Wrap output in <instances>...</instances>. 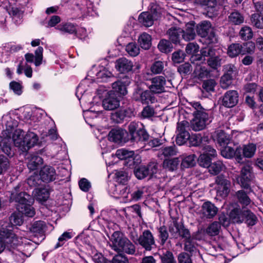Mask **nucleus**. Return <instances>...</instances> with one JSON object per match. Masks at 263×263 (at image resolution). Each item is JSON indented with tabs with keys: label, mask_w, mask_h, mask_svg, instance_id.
Returning a JSON list of instances; mask_svg holds the SVG:
<instances>
[{
	"label": "nucleus",
	"mask_w": 263,
	"mask_h": 263,
	"mask_svg": "<svg viewBox=\"0 0 263 263\" xmlns=\"http://www.w3.org/2000/svg\"><path fill=\"white\" fill-rule=\"evenodd\" d=\"M10 201L16 203L17 210L29 217H32L35 214L32 206L34 202V198L25 192H21L18 194L11 193Z\"/></svg>",
	"instance_id": "obj_1"
},
{
	"label": "nucleus",
	"mask_w": 263,
	"mask_h": 263,
	"mask_svg": "<svg viewBox=\"0 0 263 263\" xmlns=\"http://www.w3.org/2000/svg\"><path fill=\"white\" fill-rule=\"evenodd\" d=\"M229 217L233 222L237 224L244 223L248 227L255 226L258 221L257 216L251 210L247 208H241L238 205L230 211Z\"/></svg>",
	"instance_id": "obj_2"
},
{
	"label": "nucleus",
	"mask_w": 263,
	"mask_h": 263,
	"mask_svg": "<svg viewBox=\"0 0 263 263\" xmlns=\"http://www.w3.org/2000/svg\"><path fill=\"white\" fill-rule=\"evenodd\" d=\"M107 236L112 243V248L116 252H124L128 254H134L135 252L134 245L125 236L124 234L119 231L113 232L111 236Z\"/></svg>",
	"instance_id": "obj_3"
},
{
	"label": "nucleus",
	"mask_w": 263,
	"mask_h": 263,
	"mask_svg": "<svg viewBox=\"0 0 263 263\" xmlns=\"http://www.w3.org/2000/svg\"><path fill=\"white\" fill-rule=\"evenodd\" d=\"M126 139L130 143H145L149 138V135L145 126L141 122H131L127 127Z\"/></svg>",
	"instance_id": "obj_4"
},
{
	"label": "nucleus",
	"mask_w": 263,
	"mask_h": 263,
	"mask_svg": "<svg viewBox=\"0 0 263 263\" xmlns=\"http://www.w3.org/2000/svg\"><path fill=\"white\" fill-rule=\"evenodd\" d=\"M25 132L21 129H16L12 135V138L17 146L22 147L23 151H27L37 145L39 142L37 135L28 131L24 135Z\"/></svg>",
	"instance_id": "obj_5"
},
{
	"label": "nucleus",
	"mask_w": 263,
	"mask_h": 263,
	"mask_svg": "<svg viewBox=\"0 0 263 263\" xmlns=\"http://www.w3.org/2000/svg\"><path fill=\"white\" fill-rule=\"evenodd\" d=\"M135 114V109L131 105L120 106L118 109L111 113L110 119L115 123H121L134 117Z\"/></svg>",
	"instance_id": "obj_6"
},
{
	"label": "nucleus",
	"mask_w": 263,
	"mask_h": 263,
	"mask_svg": "<svg viewBox=\"0 0 263 263\" xmlns=\"http://www.w3.org/2000/svg\"><path fill=\"white\" fill-rule=\"evenodd\" d=\"M131 83V78L127 75L120 77V79L112 83V90L109 91L110 93H114L116 96L124 101V97L127 94V86Z\"/></svg>",
	"instance_id": "obj_7"
},
{
	"label": "nucleus",
	"mask_w": 263,
	"mask_h": 263,
	"mask_svg": "<svg viewBox=\"0 0 263 263\" xmlns=\"http://www.w3.org/2000/svg\"><path fill=\"white\" fill-rule=\"evenodd\" d=\"M144 83L138 84L133 92V99L137 102H140L143 104L153 103L155 98L150 90H144Z\"/></svg>",
	"instance_id": "obj_8"
},
{
	"label": "nucleus",
	"mask_w": 263,
	"mask_h": 263,
	"mask_svg": "<svg viewBox=\"0 0 263 263\" xmlns=\"http://www.w3.org/2000/svg\"><path fill=\"white\" fill-rule=\"evenodd\" d=\"M200 155L197 159L198 164L203 167L207 168L210 166L211 163L216 159L217 152L211 145L203 147L201 151Z\"/></svg>",
	"instance_id": "obj_9"
},
{
	"label": "nucleus",
	"mask_w": 263,
	"mask_h": 263,
	"mask_svg": "<svg viewBox=\"0 0 263 263\" xmlns=\"http://www.w3.org/2000/svg\"><path fill=\"white\" fill-rule=\"evenodd\" d=\"M23 215L21 212H14L9 217V222H5L1 226V228H4L3 230L8 231L10 235V239L17 238L16 235L13 232L14 227L17 226H21L24 222Z\"/></svg>",
	"instance_id": "obj_10"
},
{
	"label": "nucleus",
	"mask_w": 263,
	"mask_h": 263,
	"mask_svg": "<svg viewBox=\"0 0 263 263\" xmlns=\"http://www.w3.org/2000/svg\"><path fill=\"white\" fill-rule=\"evenodd\" d=\"M3 229L0 228V253L5 249L11 251L16 248L18 244L17 238L10 239L8 232Z\"/></svg>",
	"instance_id": "obj_11"
},
{
	"label": "nucleus",
	"mask_w": 263,
	"mask_h": 263,
	"mask_svg": "<svg viewBox=\"0 0 263 263\" xmlns=\"http://www.w3.org/2000/svg\"><path fill=\"white\" fill-rule=\"evenodd\" d=\"M215 182L217 184V194L222 198H227L231 190V181L223 175L216 177Z\"/></svg>",
	"instance_id": "obj_12"
},
{
	"label": "nucleus",
	"mask_w": 263,
	"mask_h": 263,
	"mask_svg": "<svg viewBox=\"0 0 263 263\" xmlns=\"http://www.w3.org/2000/svg\"><path fill=\"white\" fill-rule=\"evenodd\" d=\"M190 147H194L198 149L199 153L203 147L209 146L210 139L208 136L202 135L201 134H193L192 136L190 135L189 140Z\"/></svg>",
	"instance_id": "obj_13"
},
{
	"label": "nucleus",
	"mask_w": 263,
	"mask_h": 263,
	"mask_svg": "<svg viewBox=\"0 0 263 263\" xmlns=\"http://www.w3.org/2000/svg\"><path fill=\"white\" fill-rule=\"evenodd\" d=\"M194 118L190 121V126L192 130L199 131L203 129L206 126V122L209 119L206 112L197 113L193 115Z\"/></svg>",
	"instance_id": "obj_14"
},
{
	"label": "nucleus",
	"mask_w": 263,
	"mask_h": 263,
	"mask_svg": "<svg viewBox=\"0 0 263 263\" xmlns=\"http://www.w3.org/2000/svg\"><path fill=\"white\" fill-rule=\"evenodd\" d=\"M239 94L237 90H227L221 98V104L227 108H232L238 102Z\"/></svg>",
	"instance_id": "obj_15"
},
{
	"label": "nucleus",
	"mask_w": 263,
	"mask_h": 263,
	"mask_svg": "<svg viewBox=\"0 0 263 263\" xmlns=\"http://www.w3.org/2000/svg\"><path fill=\"white\" fill-rule=\"evenodd\" d=\"M122 101H123L118 98L116 94L108 91L102 101V106L105 110H114L120 107V103Z\"/></svg>",
	"instance_id": "obj_16"
},
{
	"label": "nucleus",
	"mask_w": 263,
	"mask_h": 263,
	"mask_svg": "<svg viewBox=\"0 0 263 263\" xmlns=\"http://www.w3.org/2000/svg\"><path fill=\"white\" fill-rule=\"evenodd\" d=\"M127 130L122 128H113L108 133L109 141L118 144L128 142L126 139Z\"/></svg>",
	"instance_id": "obj_17"
},
{
	"label": "nucleus",
	"mask_w": 263,
	"mask_h": 263,
	"mask_svg": "<svg viewBox=\"0 0 263 263\" xmlns=\"http://www.w3.org/2000/svg\"><path fill=\"white\" fill-rule=\"evenodd\" d=\"M138 241L146 251L152 250L153 246L156 247L154 237L149 230H144L142 235L139 236Z\"/></svg>",
	"instance_id": "obj_18"
},
{
	"label": "nucleus",
	"mask_w": 263,
	"mask_h": 263,
	"mask_svg": "<svg viewBox=\"0 0 263 263\" xmlns=\"http://www.w3.org/2000/svg\"><path fill=\"white\" fill-rule=\"evenodd\" d=\"M41 181L48 183L53 181L56 178V172L54 168L50 165H45L41 168L39 172Z\"/></svg>",
	"instance_id": "obj_19"
},
{
	"label": "nucleus",
	"mask_w": 263,
	"mask_h": 263,
	"mask_svg": "<svg viewBox=\"0 0 263 263\" xmlns=\"http://www.w3.org/2000/svg\"><path fill=\"white\" fill-rule=\"evenodd\" d=\"M221 155L227 159H234L239 163H241V156L240 150L238 146L236 147H232L231 146L226 145L221 151Z\"/></svg>",
	"instance_id": "obj_20"
},
{
	"label": "nucleus",
	"mask_w": 263,
	"mask_h": 263,
	"mask_svg": "<svg viewBox=\"0 0 263 263\" xmlns=\"http://www.w3.org/2000/svg\"><path fill=\"white\" fill-rule=\"evenodd\" d=\"M77 27V25L76 24L66 22L59 24L57 28L63 33L73 34L74 39L78 38L83 41H85V38L87 37L86 35L84 34V37H83L80 36V35L78 34Z\"/></svg>",
	"instance_id": "obj_21"
},
{
	"label": "nucleus",
	"mask_w": 263,
	"mask_h": 263,
	"mask_svg": "<svg viewBox=\"0 0 263 263\" xmlns=\"http://www.w3.org/2000/svg\"><path fill=\"white\" fill-rule=\"evenodd\" d=\"M152 84L149 89L154 94L161 93L165 91L164 86L166 84V80L164 77L158 76L151 79Z\"/></svg>",
	"instance_id": "obj_22"
},
{
	"label": "nucleus",
	"mask_w": 263,
	"mask_h": 263,
	"mask_svg": "<svg viewBox=\"0 0 263 263\" xmlns=\"http://www.w3.org/2000/svg\"><path fill=\"white\" fill-rule=\"evenodd\" d=\"M133 62L124 57L118 59L115 62L116 70L122 74H126L132 71Z\"/></svg>",
	"instance_id": "obj_23"
},
{
	"label": "nucleus",
	"mask_w": 263,
	"mask_h": 263,
	"mask_svg": "<svg viewBox=\"0 0 263 263\" xmlns=\"http://www.w3.org/2000/svg\"><path fill=\"white\" fill-rule=\"evenodd\" d=\"M226 71L221 78V83L222 87L228 86L231 83L235 75L236 67L234 65L230 64L226 66Z\"/></svg>",
	"instance_id": "obj_24"
},
{
	"label": "nucleus",
	"mask_w": 263,
	"mask_h": 263,
	"mask_svg": "<svg viewBox=\"0 0 263 263\" xmlns=\"http://www.w3.org/2000/svg\"><path fill=\"white\" fill-rule=\"evenodd\" d=\"M196 23L190 21L185 25V30L183 29L182 37L185 41L194 40L196 36Z\"/></svg>",
	"instance_id": "obj_25"
},
{
	"label": "nucleus",
	"mask_w": 263,
	"mask_h": 263,
	"mask_svg": "<svg viewBox=\"0 0 263 263\" xmlns=\"http://www.w3.org/2000/svg\"><path fill=\"white\" fill-rule=\"evenodd\" d=\"M201 211L203 215L207 218H213L217 214L218 211V208L211 201L204 202L202 206Z\"/></svg>",
	"instance_id": "obj_26"
},
{
	"label": "nucleus",
	"mask_w": 263,
	"mask_h": 263,
	"mask_svg": "<svg viewBox=\"0 0 263 263\" xmlns=\"http://www.w3.org/2000/svg\"><path fill=\"white\" fill-rule=\"evenodd\" d=\"M240 150V155L241 156V163H243V158H251L253 157L256 151V145L253 143H249L247 145H243V147L238 146Z\"/></svg>",
	"instance_id": "obj_27"
},
{
	"label": "nucleus",
	"mask_w": 263,
	"mask_h": 263,
	"mask_svg": "<svg viewBox=\"0 0 263 263\" xmlns=\"http://www.w3.org/2000/svg\"><path fill=\"white\" fill-rule=\"evenodd\" d=\"M46 228V223L44 221L38 220L33 222L29 228V231L34 236H44Z\"/></svg>",
	"instance_id": "obj_28"
},
{
	"label": "nucleus",
	"mask_w": 263,
	"mask_h": 263,
	"mask_svg": "<svg viewBox=\"0 0 263 263\" xmlns=\"http://www.w3.org/2000/svg\"><path fill=\"white\" fill-rule=\"evenodd\" d=\"M234 198L241 205V208H247L252 201L247 193L243 190L236 192Z\"/></svg>",
	"instance_id": "obj_29"
},
{
	"label": "nucleus",
	"mask_w": 263,
	"mask_h": 263,
	"mask_svg": "<svg viewBox=\"0 0 263 263\" xmlns=\"http://www.w3.org/2000/svg\"><path fill=\"white\" fill-rule=\"evenodd\" d=\"M145 170L148 180H151L157 177V174L159 171V164L156 161H151L144 164Z\"/></svg>",
	"instance_id": "obj_30"
},
{
	"label": "nucleus",
	"mask_w": 263,
	"mask_h": 263,
	"mask_svg": "<svg viewBox=\"0 0 263 263\" xmlns=\"http://www.w3.org/2000/svg\"><path fill=\"white\" fill-rule=\"evenodd\" d=\"M34 196L37 201L41 204L44 205L50 196V191L46 187L35 189Z\"/></svg>",
	"instance_id": "obj_31"
},
{
	"label": "nucleus",
	"mask_w": 263,
	"mask_h": 263,
	"mask_svg": "<svg viewBox=\"0 0 263 263\" xmlns=\"http://www.w3.org/2000/svg\"><path fill=\"white\" fill-rule=\"evenodd\" d=\"M211 24L209 21H204L196 25V33L202 38L206 37L211 30Z\"/></svg>",
	"instance_id": "obj_32"
},
{
	"label": "nucleus",
	"mask_w": 263,
	"mask_h": 263,
	"mask_svg": "<svg viewBox=\"0 0 263 263\" xmlns=\"http://www.w3.org/2000/svg\"><path fill=\"white\" fill-rule=\"evenodd\" d=\"M181 158L180 167L182 170L192 167L196 164L197 156L195 154L184 155Z\"/></svg>",
	"instance_id": "obj_33"
},
{
	"label": "nucleus",
	"mask_w": 263,
	"mask_h": 263,
	"mask_svg": "<svg viewBox=\"0 0 263 263\" xmlns=\"http://www.w3.org/2000/svg\"><path fill=\"white\" fill-rule=\"evenodd\" d=\"M183 29L180 28L171 27L167 31L169 40L172 43L178 44L180 43V35H182Z\"/></svg>",
	"instance_id": "obj_34"
},
{
	"label": "nucleus",
	"mask_w": 263,
	"mask_h": 263,
	"mask_svg": "<svg viewBox=\"0 0 263 263\" xmlns=\"http://www.w3.org/2000/svg\"><path fill=\"white\" fill-rule=\"evenodd\" d=\"M210 75V71L205 66L197 65L192 74L193 78H196L201 80L204 78H207Z\"/></svg>",
	"instance_id": "obj_35"
},
{
	"label": "nucleus",
	"mask_w": 263,
	"mask_h": 263,
	"mask_svg": "<svg viewBox=\"0 0 263 263\" xmlns=\"http://www.w3.org/2000/svg\"><path fill=\"white\" fill-rule=\"evenodd\" d=\"M43 163V158L36 155H32L27 162V167L30 171L38 169Z\"/></svg>",
	"instance_id": "obj_36"
},
{
	"label": "nucleus",
	"mask_w": 263,
	"mask_h": 263,
	"mask_svg": "<svg viewBox=\"0 0 263 263\" xmlns=\"http://www.w3.org/2000/svg\"><path fill=\"white\" fill-rule=\"evenodd\" d=\"M138 21L143 26L148 27L153 25L154 20L149 12L144 11L139 15Z\"/></svg>",
	"instance_id": "obj_37"
},
{
	"label": "nucleus",
	"mask_w": 263,
	"mask_h": 263,
	"mask_svg": "<svg viewBox=\"0 0 263 263\" xmlns=\"http://www.w3.org/2000/svg\"><path fill=\"white\" fill-rule=\"evenodd\" d=\"M241 55L253 54L255 52V45L252 41H248L240 44Z\"/></svg>",
	"instance_id": "obj_38"
},
{
	"label": "nucleus",
	"mask_w": 263,
	"mask_h": 263,
	"mask_svg": "<svg viewBox=\"0 0 263 263\" xmlns=\"http://www.w3.org/2000/svg\"><path fill=\"white\" fill-rule=\"evenodd\" d=\"M157 48L160 52L167 54L172 51L173 46L170 40L163 39L160 40Z\"/></svg>",
	"instance_id": "obj_39"
},
{
	"label": "nucleus",
	"mask_w": 263,
	"mask_h": 263,
	"mask_svg": "<svg viewBox=\"0 0 263 263\" xmlns=\"http://www.w3.org/2000/svg\"><path fill=\"white\" fill-rule=\"evenodd\" d=\"M180 162L179 158L165 159L163 161V167L169 171L173 172L178 168Z\"/></svg>",
	"instance_id": "obj_40"
},
{
	"label": "nucleus",
	"mask_w": 263,
	"mask_h": 263,
	"mask_svg": "<svg viewBox=\"0 0 263 263\" xmlns=\"http://www.w3.org/2000/svg\"><path fill=\"white\" fill-rule=\"evenodd\" d=\"M195 3L206 10L208 12L213 11L217 5V0H195Z\"/></svg>",
	"instance_id": "obj_41"
},
{
	"label": "nucleus",
	"mask_w": 263,
	"mask_h": 263,
	"mask_svg": "<svg viewBox=\"0 0 263 263\" xmlns=\"http://www.w3.org/2000/svg\"><path fill=\"white\" fill-rule=\"evenodd\" d=\"M142 162V160L141 157L138 155H136L135 154L133 156H131V158L128 159L127 161H124L123 162V165L127 167L134 169L138 166Z\"/></svg>",
	"instance_id": "obj_42"
},
{
	"label": "nucleus",
	"mask_w": 263,
	"mask_h": 263,
	"mask_svg": "<svg viewBox=\"0 0 263 263\" xmlns=\"http://www.w3.org/2000/svg\"><path fill=\"white\" fill-rule=\"evenodd\" d=\"M138 41L141 47L144 49L148 50L152 45V37L147 33L144 32L139 37Z\"/></svg>",
	"instance_id": "obj_43"
},
{
	"label": "nucleus",
	"mask_w": 263,
	"mask_h": 263,
	"mask_svg": "<svg viewBox=\"0 0 263 263\" xmlns=\"http://www.w3.org/2000/svg\"><path fill=\"white\" fill-rule=\"evenodd\" d=\"M215 140L220 146H225L230 143L231 140L229 135L226 134V133L223 130H220L218 132L216 136Z\"/></svg>",
	"instance_id": "obj_44"
},
{
	"label": "nucleus",
	"mask_w": 263,
	"mask_h": 263,
	"mask_svg": "<svg viewBox=\"0 0 263 263\" xmlns=\"http://www.w3.org/2000/svg\"><path fill=\"white\" fill-rule=\"evenodd\" d=\"M222 166V162L216 159L211 163L210 166L207 167V168L211 174L217 175L221 171Z\"/></svg>",
	"instance_id": "obj_45"
},
{
	"label": "nucleus",
	"mask_w": 263,
	"mask_h": 263,
	"mask_svg": "<svg viewBox=\"0 0 263 263\" xmlns=\"http://www.w3.org/2000/svg\"><path fill=\"white\" fill-rule=\"evenodd\" d=\"M158 238L160 240V245L163 246L166 242L169 237V233L168 232V228L165 225L158 227Z\"/></svg>",
	"instance_id": "obj_46"
},
{
	"label": "nucleus",
	"mask_w": 263,
	"mask_h": 263,
	"mask_svg": "<svg viewBox=\"0 0 263 263\" xmlns=\"http://www.w3.org/2000/svg\"><path fill=\"white\" fill-rule=\"evenodd\" d=\"M221 229L219 222L215 221L212 222L206 229V233L210 236L218 235Z\"/></svg>",
	"instance_id": "obj_47"
},
{
	"label": "nucleus",
	"mask_w": 263,
	"mask_h": 263,
	"mask_svg": "<svg viewBox=\"0 0 263 263\" xmlns=\"http://www.w3.org/2000/svg\"><path fill=\"white\" fill-rule=\"evenodd\" d=\"M227 54L230 58H235L241 55L240 44L232 43L228 46Z\"/></svg>",
	"instance_id": "obj_48"
},
{
	"label": "nucleus",
	"mask_w": 263,
	"mask_h": 263,
	"mask_svg": "<svg viewBox=\"0 0 263 263\" xmlns=\"http://www.w3.org/2000/svg\"><path fill=\"white\" fill-rule=\"evenodd\" d=\"M134 154L135 152L133 151H130L124 148H121L116 151L115 155L120 160H123L124 162L131 158V156Z\"/></svg>",
	"instance_id": "obj_49"
},
{
	"label": "nucleus",
	"mask_w": 263,
	"mask_h": 263,
	"mask_svg": "<svg viewBox=\"0 0 263 263\" xmlns=\"http://www.w3.org/2000/svg\"><path fill=\"white\" fill-rule=\"evenodd\" d=\"M192 70V66L189 62H185L180 64L177 67V71L182 78L185 77L191 74Z\"/></svg>",
	"instance_id": "obj_50"
},
{
	"label": "nucleus",
	"mask_w": 263,
	"mask_h": 263,
	"mask_svg": "<svg viewBox=\"0 0 263 263\" xmlns=\"http://www.w3.org/2000/svg\"><path fill=\"white\" fill-rule=\"evenodd\" d=\"M73 237L72 233L69 232H64L58 238V241L53 248V250L58 249L62 247L64 244Z\"/></svg>",
	"instance_id": "obj_51"
},
{
	"label": "nucleus",
	"mask_w": 263,
	"mask_h": 263,
	"mask_svg": "<svg viewBox=\"0 0 263 263\" xmlns=\"http://www.w3.org/2000/svg\"><path fill=\"white\" fill-rule=\"evenodd\" d=\"M251 25L258 29H263V16L259 13H253L250 18Z\"/></svg>",
	"instance_id": "obj_52"
},
{
	"label": "nucleus",
	"mask_w": 263,
	"mask_h": 263,
	"mask_svg": "<svg viewBox=\"0 0 263 263\" xmlns=\"http://www.w3.org/2000/svg\"><path fill=\"white\" fill-rule=\"evenodd\" d=\"M229 21L234 25H240L244 21V17L238 11L232 12L229 16Z\"/></svg>",
	"instance_id": "obj_53"
},
{
	"label": "nucleus",
	"mask_w": 263,
	"mask_h": 263,
	"mask_svg": "<svg viewBox=\"0 0 263 263\" xmlns=\"http://www.w3.org/2000/svg\"><path fill=\"white\" fill-rule=\"evenodd\" d=\"M239 34L242 40L247 41L253 37V32L251 27L245 26L240 29Z\"/></svg>",
	"instance_id": "obj_54"
},
{
	"label": "nucleus",
	"mask_w": 263,
	"mask_h": 263,
	"mask_svg": "<svg viewBox=\"0 0 263 263\" xmlns=\"http://www.w3.org/2000/svg\"><path fill=\"white\" fill-rule=\"evenodd\" d=\"M178 234L177 238L179 237L183 239V240H189L190 238H192L190 230L185 228L182 222L180 224Z\"/></svg>",
	"instance_id": "obj_55"
},
{
	"label": "nucleus",
	"mask_w": 263,
	"mask_h": 263,
	"mask_svg": "<svg viewBox=\"0 0 263 263\" xmlns=\"http://www.w3.org/2000/svg\"><path fill=\"white\" fill-rule=\"evenodd\" d=\"M134 174L138 180H143L147 177L145 170V165L141 163L133 171Z\"/></svg>",
	"instance_id": "obj_56"
},
{
	"label": "nucleus",
	"mask_w": 263,
	"mask_h": 263,
	"mask_svg": "<svg viewBox=\"0 0 263 263\" xmlns=\"http://www.w3.org/2000/svg\"><path fill=\"white\" fill-rule=\"evenodd\" d=\"M191 129L190 122L186 120L178 122L177 124V130L178 134L189 133V130Z\"/></svg>",
	"instance_id": "obj_57"
},
{
	"label": "nucleus",
	"mask_w": 263,
	"mask_h": 263,
	"mask_svg": "<svg viewBox=\"0 0 263 263\" xmlns=\"http://www.w3.org/2000/svg\"><path fill=\"white\" fill-rule=\"evenodd\" d=\"M202 39L208 45H213L218 43L217 36L213 29H211L208 32V35L206 36V37H203Z\"/></svg>",
	"instance_id": "obj_58"
},
{
	"label": "nucleus",
	"mask_w": 263,
	"mask_h": 263,
	"mask_svg": "<svg viewBox=\"0 0 263 263\" xmlns=\"http://www.w3.org/2000/svg\"><path fill=\"white\" fill-rule=\"evenodd\" d=\"M185 56L184 52L179 49L172 53L171 59L173 63H180L184 61Z\"/></svg>",
	"instance_id": "obj_59"
},
{
	"label": "nucleus",
	"mask_w": 263,
	"mask_h": 263,
	"mask_svg": "<svg viewBox=\"0 0 263 263\" xmlns=\"http://www.w3.org/2000/svg\"><path fill=\"white\" fill-rule=\"evenodd\" d=\"M179 226L180 223L178 222L177 219L174 220L173 222L168 226V231L174 238H177Z\"/></svg>",
	"instance_id": "obj_60"
},
{
	"label": "nucleus",
	"mask_w": 263,
	"mask_h": 263,
	"mask_svg": "<svg viewBox=\"0 0 263 263\" xmlns=\"http://www.w3.org/2000/svg\"><path fill=\"white\" fill-rule=\"evenodd\" d=\"M160 258L162 263H176L173 253L169 250L160 255Z\"/></svg>",
	"instance_id": "obj_61"
},
{
	"label": "nucleus",
	"mask_w": 263,
	"mask_h": 263,
	"mask_svg": "<svg viewBox=\"0 0 263 263\" xmlns=\"http://www.w3.org/2000/svg\"><path fill=\"white\" fill-rule=\"evenodd\" d=\"M150 6L149 13L153 16V18L154 20H158L161 17V8L158 5L154 3H152Z\"/></svg>",
	"instance_id": "obj_62"
},
{
	"label": "nucleus",
	"mask_w": 263,
	"mask_h": 263,
	"mask_svg": "<svg viewBox=\"0 0 263 263\" xmlns=\"http://www.w3.org/2000/svg\"><path fill=\"white\" fill-rule=\"evenodd\" d=\"M97 79H100L101 81H106L108 78L112 76V73L107 70L106 68H104L100 70L97 73Z\"/></svg>",
	"instance_id": "obj_63"
},
{
	"label": "nucleus",
	"mask_w": 263,
	"mask_h": 263,
	"mask_svg": "<svg viewBox=\"0 0 263 263\" xmlns=\"http://www.w3.org/2000/svg\"><path fill=\"white\" fill-rule=\"evenodd\" d=\"M126 51L132 57H136L139 53V48L134 43H130L126 46Z\"/></svg>",
	"instance_id": "obj_64"
}]
</instances>
